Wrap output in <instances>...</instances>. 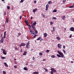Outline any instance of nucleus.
Here are the masks:
<instances>
[{"label": "nucleus", "mask_w": 74, "mask_h": 74, "mask_svg": "<svg viewBox=\"0 0 74 74\" xmlns=\"http://www.w3.org/2000/svg\"><path fill=\"white\" fill-rule=\"evenodd\" d=\"M58 52L59 53V54H57V56L58 57H59V58H63L64 57V54H63V53L59 51H58Z\"/></svg>", "instance_id": "1"}, {"label": "nucleus", "mask_w": 74, "mask_h": 74, "mask_svg": "<svg viewBox=\"0 0 74 74\" xmlns=\"http://www.w3.org/2000/svg\"><path fill=\"white\" fill-rule=\"evenodd\" d=\"M26 47L27 48H30V42L28 41L26 45Z\"/></svg>", "instance_id": "2"}, {"label": "nucleus", "mask_w": 74, "mask_h": 74, "mask_svg": "<svg viewBox=\"0 0 74 74\" xmlns=\"http://www.w3.org/2000/svg\"><path fill=\"white\" fill-rule=\"evenodd\" d=\"M2 51L3 52V53L5 55H7V53H6V51L5 49H4L3 48H2L1 49Z\"/></svg>", "instance_id": "3"}, {"label": "nucleus", "mask_w": 74, "mask_h": 74, "mask_svg": "<svg viewBox=\"0 0 74 74\" xmlns=\"http://www.w3.org/2000/svg\"><path fill=\"white\" fill-rule=\"evenodd\" d=\"M4 36H3L1 39V40H0V44L1 43H3L4 42Z\"/></svg>", "instance_id": "4"}, {"label": "nucleus", "mask_w": 74, "mask_h": 74, "mask_svg": "<svg viewBox=\"0 0 74 74\" xmlns=\"http://www.w3.org/2000/svg\"><path fill=\"white\" fill-rule=\"evenodd\" d=\"M30 32L31 33V34H34V35H35L36 34V33L34 31H32V30H30Z\"/></svg>", "instance_id": "5"}, {"label": "nucleus", "mask_w": 74, "mask_h": 74, "mask_svg": "<svg viewBox=\"0 0 74 74\" xmlns=\"http://www.w3.org/2000/svg\"><path fill=\"white\" fill-rule=\"evenodd\" d=\"M26 45V44L24 43H21L20 45V47H23V46H25Z\"/></svg>", "instance_id": "6"}, {"label": "nucleus", "mask_w": 74, "mask_h": 74, "mask_svg": "<svg viewBox=\"0 0 74 74\" xmlns=\"http://www.w3.org/2000/svg\"><path fill=\"white\" fill-rule=\"evenodd\" d=\"M70 30L72 32H74V28L73 27H71L70 29Z\"/></svg>", "instance_id": "7"}, {"label": "nucleus", "mask_w": 74, "mask_h": 74, "mask_svg": "<svg viewBox=\"0 0 74 74\" xmlns=\"http://www.w3.org/2000/svg\"><path fill=\"white\" fill-rule=\"evenodd\" d=\"M51 71H54V72H56V70H55V69L53 68H51Z\"/></svg>", "instance_id": "8"}, {"label": "nucleus", "mask_w": 74, "mask_h": 74, "mask_svg": "<svg viewBox=\"0 0 74 74\" xmlns=\"http://www.w3.org/2000/svg\"><path fill=\"white\" fill-rule=\"evenodd\" d=\"M43 36L45 38L47 37V36H48V34L46 33H44L43 34Z\"/></svg>", "instance_id": "9"}, {"label": "nucleus", "mask_w": 74, "mask_h": 74, "mask_svg": "<svg viewBox=\"0 0 74 74\" xmlns=\"http://www.w3.org/2000/svg\"><path fill=\"white\" fill-rule=\"evenodd\" d=\"M61 45L60 44H58V47L59 48H61Z\"/></svg>", "instance_id": "10"}, {"label": "nucleus", "mask_w": 74, "mask_h": 74, "mask_svg": "<svg viewBox=\"0 0 74 74\" xmlns=\"http://www.w3.org/2000/svg\"><path fill=\"white\" fill-rule=\"evenodd\" d=\"M26 54H27V52L26 51H24V53L23 54V55H25V56H26Z\"/></svg>", "instance_id": "11"}, {"label": "nucleus", "mask_w": 74, "mask_h": 74, "mask_svg": "<svg viewBox=\"0 0 74 74\" xmlns=\"http://www.w3.org/2000/svg\"><path fill=\"white\" fill-rule=\"evenodd\" d=\"M4 64L5 65V66L6 67H8V65H7V64L6 63L4 62Z\"/></svg>", "instance_id": "12"}, {"label": "nucleus", "mask_w": 74, "mask_h": 74, "mask_svg": "<svg viewBox=\"0 0 74 74\" xmlns=\"http://www.w3.org/2000/svg\"><path fill=\"white\" fill-rule=\"evenodd\" d=\"M25 22L26 25H27V24H29V22L27 20H25Z\"/></svg>", "instance_id": "13"}, {"label": "nucleus", "mask_w": 74, "mask_h": 74, "mask_svg": "<svg viewBox=\"0 0 74 74\" xmlns=\"http://www.w3.org/2000/svg\"><path fill=\"white\" fill-rule=\"evenodd\" d=\"M38 73H39L37 71L34 72L33 73V74H38Z\"/></svg>", "instance_id": "14"}, {"label": "nucleus", "mask_w": 74, "mask_h": 74, "mask_svg": "<svg viewBox=\"0 0 74 74\" xmlns=\"http://www.w3.org/2000/svg\"><path fill=\"white\" fill-rule=\"evenodd\" d=\"M37 10V9L36 8L35 9H34L33 10V12L34 13Z\"/></svg>", "instance_id": "15"}, {"label": "nucleus", "mask_w": 74, "mask_h": 74, "mask_svg": "<svg viewBox=\"0 0 74 74\" xmlns=\"http://www.w3.org/2000/svg\"><path fill=\"white\" fill-rule=\"evenodd\" d=\"M56 38L57 40H60V37H59V36H57L56 37Z\"/></svg>", "instance_id": "16"}, {"label": "nucleus", "mask_w": 74, "mask_h": 74, "mask_svg": "<svg viewBox=\"0 0 74 74\" xmlns=\"http://www.w3.org/2000/svg\"><path fill=\"white\" fill-rule=\"evenodd\" d=\"M6 22L8 23V18H6Z\"/></svg>", "instance_id": "17"}, {"label": "nucleus", "mask_w": 74, "mask_h": 74, "mask_svg": "<svg viewBox=\"0 0 74 74\" xmlns=\"http://www.w3.org/2000/svg\"><path fill=\"white\" fill-rule=\"evenodd\" d=\"M51 57L52 58H55V56L52 55L51 56Z\"/></svg>", "instance_id": "18"}, {"label": "nucleus", "mask_w": 74, "mask_h": 74, "mask_svg": "<svg viewBox=\"0 0 74 74\" xmlns=\"http://www.w3.org/2000/svg\"><path fill=\"white\" fill-rule=\"evenodd\" d=\"M24 70H25V71H27V70H28V69L27 68H26V67H25L24 68Z\"/></svg>", "instance_id": "19"}, {"label": "nucleus", "mask_w": 74, "mask_h": 74, "mask_svg": "<svg viewBox=\"0 0 74 74\" xmlns=\"http://www.w3.org/2000/svg\"><path fill=\"white\" fill-rule=\"evenodd\" d=\"M56 29V28L55 27H53V31H54V32H55V31Z\"/></svg>", "instance_id": "20"}, {"label": "nucleus", "mask_w": 74, "mask_h": 74, "mask_svg": "<svg viewBox=\"0 0 74 74\" xmlns=\"http://www.w3.org/2000/svg\"><path fill=\"white\" fill-rule=\"evenodd\" d=\"M6 32H4V38H5V34H6Z\"/></svg>", "instance_id": "21"}, {"label": "nucleus", "mask_w": 74, "mask_h": 74, "mask_svg": "<svg viewBox=\"0 0 74 74\" xmlns=\"http://www.w3.org/2000/svg\"><path fill=\"white\" fill-rule=\"evenodd\" d=\"M32 29H34L35 28V27H34V26L33 25H32Z\"/></svg>", "instance_id": "22"}, {"label": "nucleus", "mask_w": 74, "mask_h": 74, "mask_svg": "<svg viewBox=\"0 0 74 74\" xmlns=\"http://www.w3.org/2000/svg\"><path fill=\"white\" fill-rule=\"evenodd\" d=\"M41 38V37H39L37 39H36V40H40Z\"/></svg>", "instance_id": "23"}, {"label": "nucleus", "mask_w": 74, "mask_h": 74, "mask_svg": "<svg viewBox=\"0 0 74 74\" xmlns=\"http://www.w3.org/2000/svg\"><path fill=\"white\" fill-rule=\"evenodd\" d=\"M48 4H51V3H52V1H49L48 2Z\"/></svg>", "instance_id": "24"}, {"label": "nucleus", "mask_w": 74, "mask_h": 74, "mask_svg": "<svg viewBox=\"0 0 74 74\" xmlns=\"http://www.w3.org/2000/svg\"><path fill=\"white\" fill-rule=\"evenodd\" d=\"M53 12H57V10H53Z\"/></svg>", "instance_id": "25"}, {"label": "nucleus", "mask_w": 74, "mask_h": 74, "mask_svg": "<svg viewBox=\"0 0 74 74\" xmlns=\"http://www.w3.org/2000/svg\"><path fill=\"white\" fill-rule=\"evenodd\" d=\"M65 18H66V16H64L62 18V19L63 20H64V19H65Z\"/></svg>", "instance_id": "26"}, {"label": "nucleus", "mask_w": 74, "mask_h": 74, "mask_svg": "<svg viewBox=\"0 0 74 74\" xmlns=\"http://www.w3.org/2000/svg\"><path fill=\"white\" fill-rule=\"evenodd\" d=\"M44 70H45L46 72H47V71H48V69H46V68H44Z\"/></svg>", "instance_id": "27"}, {"label": "nucleus", "mask_w": 74, "mask_h": 74, "mask_svg": "<svg viewBox=\"0 0 74 74\" xmlns=\"http://www.w3.org/2000/svg\"><path fill=\"white\" fill-rule=\"evenodd\" d=\"M5 57H2L1 58V59H5Z\"/></svg>", "instance_id": "28"}, {"label": "nucleus", "mask_w": 74, "mask_h": 74, "mask_svg": "<svg viewBox=\"0 0 74 74\" xmlns=\"http://www.w3.org/2000/svg\"><path fill=\"white\" fill-rule=\"evenodd\" d=\"M46 9H45V10L46 11H47V10H48V7L46 6Z\"/></svg>", "instance_id": "29"}, {"label": "nucleus", "mask_w": 74, "mask_h": 74, "mask_svg": "<svg viewBox=\"0 0 74 74\" xmlns=\"http://www.w3.org/2000/svg\"><path fill=\"white\" fill-rule=\"evenodd\" d=\"M36 24H37V23H36V22H34L33 23V25H36Z\"/></svg>", "instance_id": "30"}, {"label": "nucleus", "mask_w": 74, "mask_h": 74, "mask_svg": "<svg viewBox=\"0 0 74 74\" xmlns=\"http://www.w3.org/2000/svg\"><path fill=\"white\" fill-rule=\"evenodd\" d=\"M69 8H74V5H73L72 6H70L69 7Z\"/></svg>", "instance_id": "31"}, {"label": "nucleus", "mask_w": 74, "mask_h": 74, "mask_svg": "<svg viewBox=\"0 0 74 74\" xmlns=\"http://www.w3.org/2000/svg\"><path fill=\"white\" fill-rule=\"evenodd\" d=\"M7 8L8 10H10V7L9 6L7 7Z\"/></svg>", "instance_id": "32"}, {"label": "nucleus", "mask_w": 74, "mask_h": 74, "mask_svg": "<svg viewBox=\"0 0 74 74\" xmlns=\"http://www.w3.org/2000/svg\"><path fill=\"white\" fill-rule=\"evenodd\" d=\"M26 25L27 26H29V27H31V26L30 25L27 24H26Z\"/></svg>", "instance_id": "33"}, {"label": "nucleus", "mask_w": 74, "mask_h": 74, "mask_svg": "<svg viewBox=\"0 0 74 74\" xmlns=\"http://www.w3.org/2000/svg\"><path fill=\"white\" fill-rule=\"evenodd\" d=\"M46 52H47V53H48V52H49V50H47L46 51Z\"/></svg>", "instance_id": "34"}, {"label": "nucleus", "mask_w": 74, "mask_h": 74, "mask_svg": "<svg viewBox=\"0 0 74 74\" xmlns=\"http://www.w3.org/2000/svg\"><path fill=\"white\" fill-rule=\"evenodd\" d=\"M3 74H6V72L5 71H3Z\"/></svg>", "instance_id": "35"}, {"label": "nucleus", "mask_w": 74, "mask_h": 74, "mask_svg": "<svg viewBox=\"0 0 74 74\" xmlns=\"http://www.w3.org/2000/svg\"><path fill=\"white\" fill-rule=\"evenodd\" d=\"M24 1V0H21V1L20 2V3H23Z\"/></svg>", "instance_id": "36"}, {"label": "nucleus", "mask_w": 74, "mask_h": 74, "mask_svg": "<svg viewBox=\"0 0 74 74\" xmlns=\"http://www.w3.org/2000/svg\"><path fill=\"white\" fill-rule=\"evenodd\" d=\"M53 71H51V74H53Z\"/></svg>", "instance_id": "37"}, {"label": "nucleus", "mask_w": 74, "mask_h": 74, "mask_svg": "<svg viewBox=\"0 0 74 74\" xmlns=\"http://www.w3.org/2000/svg\"><path fill=\"white\" fill-rule=\"evenodd\" d=\"M53 19H55V20H56V19H57L55 17H53Z\"/></svg>", "instance_id": "38"}, {"label": "nucleus", "mask_w": 74, "mask_h": 74, "mask_svg": "<svg viewBox=\"0 0 74 74\" xmlns=\"http://www.w3.org/2000/svg\"><path fill=\"white\" fill-rule=\"evenodd\" d=\"M62 51L64 53H66V51L64 50L63 49Z\"/></svg>", "instance_id": "39"}, {"label": "nucleus", "mask_w": 74, "mask_h": 74, "mask_svg": "<svg viewBox=\"0 0 74 74\" xmlns=\"http://www.w3.org/2000/svg\"><path fill=\"white\" fill-rule=\"evenodd\" d=\"M39 55H40V56H41L42 55V53H39Z\"/></svg>", "instance_id": "40"}, {"label": "nucleus", "mask_w": 74, "mask_h": 74, "mask_svg": "<svg viewBox=\"0 0 74 74\" xmlns=\"http://www.w3.org/2000/svg\"><path fill=\"white\" fill-rule=\"evenodd\" d=\"M36 36H37V35H35L34 36V38H36Z\"/></svg>", "instance_id": "41"}, {"label": "nucleus", "mask_w": 74, "mask_h": 74, "mask_svg": "<svg viewBox=\"0 0 74 74\" xmlns=\"http://www.w3.org/2000/svg\"><path fill=\"white\" fill-rule=\"evenodd\" d=\"M63 49H65L66 48V46L64 45L63 46Z\"/></svg>", "instance_id": "42"}, {"label": "nucleus", "mask_w": 74, "mask_h": 74, "mask_svg": "<svg viewBox=\"0 0 74 74\" xmlns=\"http://www.w3.org/2000/svg\"><path fill=\"white\" fill-rule=\"evenodd\" d=\"M14 63H15V64H17V62L15 61L14 62Z\"/></svg>", "instance_id": "43"}, {"label": "nucleus", "mask_w": 74, "mask_h": 74, "mask_svg": "<svg viewBox=\"0 0 74 74\" xmlns=\"http://www.w3.org/2000/svg\"><path fill=\"white\" fill-rule=\"evenodd\" d=\"M35 32H36V34H37V33H38V32L36 30H35Z\"/></svg>", "instance_id": "44"}, {"label": "nucleus", "mask_w": 74, "mask_h": 74, "mask_svg": "<svg viewBox=\"0 0 74 74\" xmlns=\"http://www.w3.org/2000/svg\"><path fill=\"white\" fill-rule=\"evenodd\" d=\"M36 2H37L36 1H34V4H36Z\"/></svg>", "instance_id": "45"}, {"label": "nucleus", "mask_w": 74, "mask_h": 74, "mask_svg": "<svg viewBox=\"0 0 74 74\" xmlns=\"http://www.w3.org/2000/svg\"><path fill=\"white\" fill-rule=\"evenodd\" d=\"M42 16L43 18H44V17H45V15L44 14H43Z\"/></svg>", "instance_id": "46"}, {"label": "nucleus", "mask_w": 74, "mask_h": 74, "mask_svg": "<svg viewBox=\"0 0 74 74\" xmlns=\"http://www.w3.org/2000/svg\"><path fill=\"white\" fill-rule=\"evenodd\" d=\"M14 67L15 69H16V68H17V66H14Z\"/></svg>", "instance_id": "47"}, {"label": "nucleus", "mask_w": 74, "mask_h": 74, "mask_svg": "<svg viewBox=\"0 0 74 74\" xmlns=\"http://www.w3.org/2000/svg\"><path fill=\"white\" fill-rule=\"evenodd\" d=\"M22 17V16H20V19H21Z\"/></svg>", "instance_id": "48"}, {"label": "nucleus", "mask_w": 74, "mask_h": 74, "mask_svg": "<svg viewBox=\"0 0 74 74\" xmlns=\"http://www.w3.org/2000/svg\"><path fill=\"white\" fill-rule=\"evenodd\" d=\"M21 33H18V35L19 36H21Z\"/></svg>", "instance_id": "49"}, {"label": "nucleus", "mask_w": 74, "mask_h": 74, "mask_svg": "<svg viewBox=\"0 0 74 74\" xmlns=\"http://www.w3.org/2000/svg\"><path fill=\"white\" fill-rule=\"evenodd\" d=\"M66 0H63V3H65V2H66Z\"/></svg>", "instance_id": "50"}, {"label": "nucleus", "mask_w": 74, "mask_h": 74, "mask_svg": "<svg viewBox=\"0 0 74 74\" xmlns=\"http://www.w3.org/2000/svg\"><path fill=\"white\" fill-rule=\"evenodd\" d=\"M50 23L51 25H53V22H51Z\"/></svg>", "instance_id": "51"}, {"label": "nucleus", "mask_w": 74, "mask_h": 74, "mask_svg": "<svg viewBox=\"0 0 74 74\" xmlns=\"http://www.w3.org/2000/svg\"><path fill=\"white\" fill-rule=\"evenodd\" d=\"M28 29L29 30H30V29H31V27H29Z\"/></svg>", "instance_id": "52"}, {"label": "nucleus", "mask_w": 74, "mask_h": 74, "mask_svg": "<svg viewBox=\"0 0 74 74\" xmlns=\"http://www.w3.org/2000/svg\"><path fill=\"white\" fill-rule=\"evenodd\" d=\"M72 37V36L70 35L69 37V38H71Z\"/></svg>", "instance_id": "53"}, {"label": "nucleus", "mask_w": 74, "mask_h": 74, "mask_svg": "<svg viewBox=\"0 0 74 74\" xmlns=\"http://www.w3.org/2000/svg\"><path fill=\"white\" fill-rule=\"evenodd\" d=\"M46 60V59H43V61H45Z\"/></svg>", "instance_id": "54"}, {"label": "nucleus", "mask_w": 74, "mask_h": 74, "mask_svg": "<svg viewBox=\"0 0 74 74\" xmlns=\"http://www.w3.org/2000/svg\"><path fill=\"white\" fill-rule=\"evenodd\" d=\"M6 13L5 12H4V15H5Z\"/></svg>", "instance_id": "55"}, {"label": "nucleus", "mask_w": 74, "mask_h": 74, "mask_svg": "<svg viewBox=\"0 0 74 74\" xmlns=\"http://www.w3.org/2000/svg\"><path fill=\"white\" fill-rule=\"evenodd\" d=\"M32 60H34V57H33Z\"/></svg>", "instance_id": "56"}, {"label": "nucleus", "mask_w": 74, "mask_h": 74, "mask_svg": "<svg viewBox=\"0 0 74 74\" xmlns=\"http://www.w3.org/2000/svg\"><path fill=\"white\" fill-rule=\"evenodd\" d=\"M47 7H48V6H49V5L48 4H47L46 5Z\"/></svg>", "instance_id": "57"}, {"label": "nucleus", "mask_w": 74, "mask_h": 74, "mask_svg": "<svg viewBox=\"0 0 74 74\" xmlns=\"http://www.w3.org/2000/svg\"><path fill=\"white\" fill-rule=\"evenodd\" d=\"M33 30L34 31H36V28H35L34 29H33Z\"/></svg>", "instance_id": "58"}, {"label": "nucleus", "mask_w": 74, "mask_h": 74, "mask_svg": "<svg viewBox=\"0 0 74 74\" xmlns=\"http://www.w3.org/2000/svg\"><path fill=\"white\" fill-rule=\"evenodd\" d=\"M33 19V17L31 16V17L30 19Z\"/></svg>", "instance_id": "59"}, {"label": "nucleus", "mask_w": 74, "mask_h": 74, "mask_svg": "<svg viewBox=\"0 0 74 74\" xmlns=\"http://www.w3.org/2000/svg\"><path fill=\"white\" fill-rule=\"evenodd\" d=\"M22 51H23L22 49H21V52H22Z\"/></svg>", "instance_id": "60"}, {"label": "nucleus", "mask_w": 74, "mask_h": 74, "mask_svg": "<svg viewBox=\"0 0 74 74\" xmlns=\"http://www.w3.org/2000/svg\"><path fill=\"white\" fill-rule=\"evenodd\" d=\"M14 60H16V58H14Z\"/></svg>", "instance_id": "61"}, {"label": "nucleus", "mask_w": 74, "mask_h": 74, "mask_svg": "<svg viewBox=\"0 0 74 74\" xmlns=\"http://www.w3.org/2000/svg\"><path fill=\"white\" fill-rule=\"evenodd\" d=\"M15 49L16 50H17V48L16 47H15Z\"/></svg>", "instance_id": "62"}, {"label": "nucleus", "mask_w": 74, "mask_h": 74, "mask_svg": "<svg viewBox=\"0 0 74 74\" xmlns=\"http://www.w3.org/2000/svg\"><path fill=\"white\" fill-rule=\"evenodd\" d=\"M2 1H5V0H1Z\"/></svg>", "instance_id": "63"}, {"label": "nucleus", "mask_w": 74, "mask_h": 74, "mask_svg": "<svg viewBox=\"0 0 74 74\" xmlns=\"http://www.w3.org/2000/svg\"><path fill=\"white\" fill-rule=\"evenodd\" d=\"M3 36V35L2 34H1V37H2V36Z\"/></svg>", "instance_id": "64"}]
</instances>
